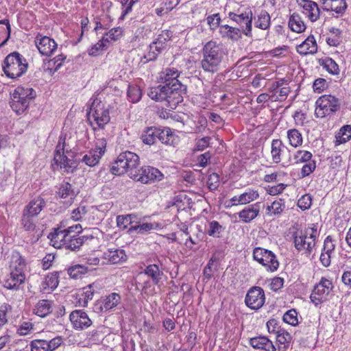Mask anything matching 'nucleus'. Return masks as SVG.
<instances>
[{
    "label": "nucleus",
    "instance_id": "1",
    "mask_svg": "<svg viewBox=\"0 0 351 351\" xmlns=\"http://www.w3.org/2000/svg\"><path fill=\"white\" fill-rule=\"evenodd\" d=\"M181 71L175 67H167L159 73V82L162 84L151 87L147 93L150 99L175 109L183 101L186 86L178 80Z\"/></svg>",
    "mask_w": 351,
    "mask_h": 351
},
{
    "label": "nucleus",
    "instance_id": "2",
    "mask_svg": "<svg viewBox=\"0 0 351 351\" xmlns=\"http://www.w3.org/2000/svg\"><path fill=\"white\" fill-rule=\"evenodd\" d=\"M226 56L227 50L222 43L210 40L204 45L201 50L200 67L207 73H217Z\"/></svg>",
    "mask_w": 351,
    "mask_h": 351
},
{
    "label": "nucleus",
    "instance_id": "3",
    "mask_svg": "<svg viewBox=\"0 0 351 351\" xmlns=\"http://www.w3.org/2000/svg\"><path fill=\"white\" fill-rule=\"evenodd\" d=\"M77 154L71 148L66 135L61 134L54 152L52 167L62 170L64 173H73L77 166Z\"/></svg>",
    "mask_w": 351,
    "mask_h": 351
},
{
    "label": "nucleus",
    "instance_id": "4",
    "mask_svg": "<svg viewBox=\"0 0 351 351\" xmlns=\"http://www.w3.org/2000/svg\"><path fill=\"white\" fill-rule=\"evenodd\" d=\"M317 224L312 223L304 230L293 232L292 237L295 248L307 258H313L319 237Z\"/></svg>",
    "mask_w": 351,
    "mask_h": 351
},
{
    "label": "nucleus",
    "instance_id": "5",
    "mask_svg": "<svg viewBox=\"0 0 351 351\" xmlns=\"http://www.w3.org/2000/svg\"><path fill=\"white\" fill-rule=\"evenodd\" d=\"M139 165V156L132 152L125 151L117 156L110 167V171L112 174L117 176L128 173L131 178Z\"/></svg>",
    "mask_w": 351,
    "mask_h": 351
},
{
    "label": "nucleus",
    "instance_id": "6",
    "mask_svg": "<svg viewBox=\"0 0 351 351\" xmlns=\"http://www.w3.org/2000/svg\"><path fill=\"white\" fill-rule=\"evenodd\" d=\"M28 67L27 60L17 51L8 54L2 64L5 75L10 79H16L26 73Z\"/></svg>",
    "mask_w": 351,
    "mask_h": 351
},
{
    "label": "nucleus",
    "instance_id": "7",
    "mask_svg": "<svg viewBox=\"0 0 351 351\" xmlns=\"http://www.w3.org/2000/svg\"><path fill=\"white\" fill-rule=\"evenodd\" d=\"M36 96V93L32 88L17 86L10 95V107L16 114H21L27 110Z\"/></svg>",
    "mask_w": 351,
    "mask_h": 351
},
{
    "label": "nucleus",
    "instance_id": "8",
    "mask_svg": "<svg viewBox=\"0 0 351 351\" xmlns=\"http://www.w3.org/2000/svg\"><path fill=\"white\" fill-rule=\"evenodd\" d=\"M228 17L239 26L241 33L247 37L252 36V21L254 15L250 7L239 6L228 13Z\"/></svg>",
    "mask_w": 351,
    "mask_h": 351
},
{
    "label": "nucleus",
    "instance_id": "9",
    "mask_svg": "<svg viewBox=\"0 0 351 351\" xmlns=\"http://www.w3.org/2000/svg\"><path fill=\"white\" fill-rule=\"evenodd\" d=\"M87 118L94 130L103 129L110 119L108 110L97 99H93L87 112Z\"/></svg>",
    "mask_w": 351,
    "mask_h": 351
},
{
    "label": "nucleus",
    "instance_id": "10",
    "mask_svg": "<svg viewBox=\"0 0 351 351\" xmlns=\"http://www.w3.org/2000/svg\"><path fill=\"white\" fill-rule=\"evenodd\" d=\"M339 99L332 95H323L315 101V116L324 118L338 111L340 108Z\"/></svg>",
    "mask_w": 351,
    "mask_h": 351
},
{
    "label": "nucleus",
    "instance_id": "11",
    "mask_svg": "<svg viewBox=\"0 0 351 351\" xmlns=\"http://www.w3.org/2000/svg\"><path fill=\"white\" fill-rule=\"evenodd\" d=\"M254 261L265 267L266 271L274 272L279 267V262L276 255L271 250L257 247L253 250Z\"/></svg>",
    "mask_w": 351,
    "mask_h": 351
},
{
    "label": "nucleus",
    "instance_id": "12",
    "mask_svg": "<svg viewBox=\"0 0 351 351\" xmlns=\"http://www.w3.org/2000/svg\"><path fill=\"white\" fill-rule=\"evenodd\" d=\"M163 174L156 168L144 166L132 173L131 178L142 184H150L162 179Z\"/></svg>",
    "mask_w": 351,
    "mask_h": 351
},
{
    "label": "nucleus",
    "instance_id": "13",
    "mask_svg": "<svg viewBox=\"0 0 351 351\" xmlns=\"http://www.w3.org/2000/svg\"><path fill=\"white\" fill-rule=\"evenodd\" d=\"M333 289V285L331 280L322 278L317 283L310 295V299L316 306L322 304L327 300V298Z\"/></svg>",
    "mask_w": 351,
    "mask_h": 351
},
{
    "label": "nucleus",
    "instance_id": "14",
    "mask_svg": "<svg viewBox=\"0 0 351 351\" xmlns=\"http://www.w3.org/2000/svg\"><path fill=\"white\" fill-rule=\"evenodd\" d=\"M312 157L311 152L304 149L297 150L293 156L295 163L305 162L300 171L302 178L308 176L316 168V162L311 160Z\"/></svg>",
    "mask_w": 351,
    "mask_h": 351
},
{
    "label": "nucleus",
    "instance_id": "15",
    "mask_svg": "<svg viewBox=\"0 0 351 351\" xmlns=\"http://www.w3.org/2000/svg\"><path fill=\"white\" fill-rule=\"evenodd\" d=\"M154 263H152L150 258L146 260V265L141 274H145L152 283L158 285L161 281L164 275L162 264L158 256L154 258Z\"/></svg>",
    "mask_w": 351,
    "mask_h": 351
},
{
    "label": "nucleus",
    "instance_id": "16",
    "mask_svg": "<svg viewBox=\"0 0 351 351\" xmlns=\"http://www.w3.org/2000/svg\"><path fill=\"white\" fill-rule=\"evenodd\" d=\"M265 302V295L263 288L254 286L247 291L245 298V305L252 310L260 309Z\"/></svg>",
    "mask_w": 351,
    "mask_h": 351
},
{
    "label": "nucleus",
    "instance_id": "17",
    "mask_svg": "<svg viewBox=\"0 0 351 351\" xmlns=\"http://www.w3.org/2000/svg\"><path fill=\"white\" fill-rule=\"evenodd\" d=\"M324 11L332 12V16L339 18L344 15L348 5L346 0H319Z\"/></svg>",
    "mask_w": 351,
    "mask_h": 351
},
{
    "label": "nucleus",
    "instance_id": "18",
    "mask_svg": "<svg viewBox=\"0 0 351 351\" xmlns=\"http://www.w3.org/2000/svg\"><path fill=\"white\" fill-rule=\"evenodd\" d=\"M35 43L39 52L43 56H49L53 53L57 49V43L55 40L47 36L38 34L35 38Z\"/></svg>",
    "mask_w": 351,
    "mask_h": 351
},
{
    "label": "nucleus",
    "instance_id": "19",
    "mask_svg": "<svg viewBox=\"0 0 351 351\" xmlns=\"http://www.w3.org/2000/svg\"><path fill=\"white\" fill-rule=\"evenodd\" d=\"M73 328L75 330H84L92 324V321L83 310H75L69 315Z\"/></svg>",
    "mask_w": 351,
    "mask_h": 351
},
{
    "label": "nucleus",
    "instance_id": "20",
    "mask_svg": "<svg viewBox=\"0 0 351 351\" xmlns=\"http://www.w3.org/2000/svg\"><path fill=\"white\" fill-rule=\"evenodd\" d=\"M204 233L214 239H221L226 231V226L211 218H206Z\"/></svg>",
    "mask_w": 351,
    "mask_h": 351
},
{
    "label": "nucleus",
    "instance_id": "21",
    "mask_svg": "<svg viewBox=\"0 0 351 351\" xmlns=\"http://www.w3.org/2000/svg\"><path fill=\"white\" fill-rule=\"evenodd\" d=\"M297 2L311 22H315L319 19L320 9L316 2L311 0H297Z\"/></svg>",
    "mask_w": 351,
    "mask_h": 351
},
{
    "label": "nucleus",
    "instance_id": "22",
    "mask_svg": "<svg viewBox=\"0 0 351 351\" xmlns=\"http://www.w3.org/2000/svg\"><path fill=\"white\" fill-rule=\"evenodd\" d=\"M101 258L106 264H119L124 263L128 259L125 251L118 248H108L101 255Z\"/></svg>",
    "mask_w": 351,
    "mask_h": 351
},
{
    "label": "nucleus",
    "instance_id": "23",
    "mask_svg": "<svg viewBox=\"0 0 351 351\" xmlns=\"http://www.w3.org/2000/svg\"><path fill=\"white\" fill-rule=\"evenodd\" d=\"M26 279L25 273L10 271L9 274L4 280L3 287L10 290H18Z\"/></svg>",
    "mask_w": 351,
    "mask_h": 351
},
{
    "label": "nucleus",
    "instance_id": "24",
    "mask_svg": "<svg viewBox=\"0 0 351 351\" xmlns=\"http://www.w3.org/2000/svg\"><path fill=\"white\" fill-rule=\"evenodd\" d=\"M318 46L313 35H309L301 44L296 46V51L301 56L313 55L317 52Z\"/></svg>",
    "mask_w": 351,
    "mask_h": 351
},
{
    "label": "nucleus",
    "instance_id": "25",
    "mask_svg": "<svg viewBox=\"0 0 351 351\" xmlns=\"http://www.w3.org/2000/svg\"><path fill=\"white\" fill-rule=\"evenodd\" d=\"M161 228V224L154 222V223H141V219L138 217L137 223L134 224L128 230V232L130 234H145L153 230H158Z\"/></svg>",
    "mask_w": 351,
    "mask_h": 351
},
{
    "label": "nucleus",
    "instance_id": "26",
    "mask_svg": "<svg viewBox=\"0 0 351 351\" xmlns=\"http://www.w3.org/2000/svg\"><path fill=\"white\" fill-rule=\"evenodd\" d=\"M26 266L25 258L18 251H12L10 256L9 271L25 273Z\"/></svg>",
    "mask_w": 351,
    "mask_h": 351
},
{
    "label": "nucleus",
    "instance_id": "27",
    "mask_svg": "<svg viewBox=\"0 0 351 351\" xmlns=\"http://www.w3.org/2000/svg\"><path fill=\"white\" fill-rule=\"evenodd\" d=\"M46 202L41 197L32 199L25 207L23 213L30 217L37 216L45 207Z\"/></svg>",
    "mask_w": 351,
    "mask_h": 351
},
{
    "label": "nucleus",
    "instance_id": "28",
    "mask_svg": "<svg viewBox=\"0 0 351 351\" xmlns=\"http://www.w3.org/2000/svg\"><path fill=\"white\" fill-rule=\"evenodd\" d=\"M69 234L64 230L58 228L54 229L53 232H50L47 238L50 243L55 248L64 247Z\"/></svg>",
    "mask_w": 351,
    "mask_h": 351
},
{
    "label": "nucleus",
    "instance_id": "29",
    "mask_svg": "<svg viewBox=\"0 0 351 351\" xmlns=\"http://www.w3.org/2000/svg\"><path fill=\"white\" fill-rule=\"evenodd\" d=\"M260 208V202L251 204L238 213L239 217L243 222L250 223L259 215Z\"/></svg>",
    "mask_w": 351,
    "mask_h": 351
},
{
    "label": "nucleus",
    "instance_id": "30",
    "mask_svg": "<svg viewBox=\"0 0 351 351\" xmlns=\"http://www.w3.org/2000/svg\"><path fill=\"white\" fill-rule=\"evenodd\" d=\"M285 149L288 148L279 138L273 139L271 143V157L274 163L279 164L282 160Z\"/></svg>",
    "mask_w": 351,
    "mask_h": 351
},
{
    "label": "nucleus",
    "instance_id": "31",
    "mask_svg": "<svg viewBox=\"0 0 351 351\" xmlns=\"http://www.w3.org/2000/svg\"><path fill=\"white\" fill-rule=\"evenodd\" d=\"M53 301L51 300H39L34 306L33 313L40 317H45L53 311Z\"/></svg>",
    "mask_w": 351,
    "mask_h": 351
},
{
    "label": "nucleus",
    "instance_id": "32",
    "mask_svg": "<svg viewBox=\"0 0 351 351\" xmlns=\"http://www.w3.org/2000/svg\"><path fill=\"white\" fill-rule=\"evenodd\" d=\"M172 33L169 30L162 31L157 38L150 45V48L160 53L162 52L167 47V43L171 40Z\"/></svg>",
    "mask_w": 351,
    "mask_h": 351
},
{
    "label": "nucleus",
    "instance_id": "33",
    "mask_svg": "<svg viewBox=\"0 0 351 351\" xmlns=\"http://www.w3.org/2000/svg\"><path fill=\"white\" fill-rule=\"evenodd\" d=\"M250 344L255 349L265 351H276V348L267 337L265 336H258L250 339Z\"/></svg>",
    "mask_w": 351,
    "mask_h": 351
},
{
    "label": "nucleus",
    "instance_id": "34",
    "mask_svg": "<svg viewBox=\"0 0 351 351\" xmlns=\"http://www.w3.org/2000/svg\"><path fill=\"white\" fill-rule=\"evenodd\" d=\"M158 140L167 145L175 146L179 142V137L169 128H159Z\"/></svg>",
    "mask_w": 351,
    "mask_h": 351
},
{
    "label": "nucleus",
    "instance_id": "35",
    "mask_svg": "<svg viewBox=\"0 0 351 351\" xmlns=\"http://www.w3.org/2000/svg\"><path fill=\"white\" fill-rule=\"evenodd\" d=\"M93 239V236L77 237L75 234L73 235H69L64 248L72 251H77L86 241L92 240Z\"/></svg>",
    "mask_w": 351,
    "mask_h": 351
},
{
    "label": "nucleus",
    "instance_id": "36",
    "mask_svg": "<svg viewBox=\"0 0 351 351\" xmlns=\"http://www.w3.org/2000/svg\"><path fill=\"white\" fill-rule=\"evenodd\" d=\"M219 33L222 38L232 40H237L241 37L240 29L228 25H221L219 26Z\"/></svg>",
    "mask_w": 351,
    "mask_h": 351
},
{
    "label": "nucleus",
    "instance_id": "37",
    "mask_svg": "<svg viewBox=\"0 0 351 351\" xmlns=\"http://www.w3.org/2000/svg\"><path fill=\"white\" fill-rule=\"evenodd\" d=\"M66 56L62 53L58 55L53 59L45 62L44 70L52 75L57 71L64 64Z\"/></svg>",
    "mask_w": 351,
    "mask_h": 351
},
{
    "label": "nucleus",
    "instance_id": "38",
    "mask_svg": "<svg viewBox=\"0 0 351 351\" xmlns=\"http://www.w3.org/2000/svg\"><path fill=\"white\" fill-rule=\"evenodd\" d=\"M288 26L292 32L302 33L305 31L306 26L301 16L298 13H293L289 19Z\"/></svg>",
    "mask_w": 351,
    "mask_h": 351
},
{
    "label": "nucleus",
    "instance_id": "39",
    "mask_svg": "<svg viewBox=\"0 0 351 351\" xmlns=\"http://www.w3.org/2000/svg\"><path fill=\"white\" fill-rule=\"evenodd\" d=\"M138 215L136 214H128L125 215H118L117 217V225L120 229L125 230L137 223Z\"/></svg>",
    "mask_w": 351,
    "mask_h": 351
},
{
    "label": "nucleus",
    "instance_id": "40",
    "mask_svg": "<svg viewBox=\"0 0 351 351\" xmlns=\"http://www.w3.org/2000/svg\"><path fill=\"white\" fill-rule=\"evenodd\" d=\"M60 273L59 271H54L49 273L45 276L41 285L43 291H53L57 288L59 284L58 278Z\"/></svg>",
    "mask_w": 351,
    "mask_h": 351
},
{
    "label": "nucleus",
    "instance_id": "41",
    "mask_svg": "<svg viewBox=\"0 0 351 351\" xmlns=\"http://www.w3.org/2000/svg\"><path fill=\"white\" fill-rule=\"evenodd\" d=\"M271 24V16L265 10H262L257 17H254L255 27L261 29L266 30L269 28Z\"/></svg>",
    "mask_w": 351,
    "mask_h": 351
},
{
    "label": "nucleus",
    "instance_id": "42",
    "mask_svg": "<svg viewBox=\"0 0 351 351\" xmlns=\"http://www.w3.org/2000/svg\"><path fill=\"white\" fill-rule=\"evenodd\" d=\"M88 271V267L81 264H75L67 268V274L73 279L82 278Z\"/></svg>",
    "mask_w": 351,
    "mask_h": 351
},
{
    "label": "nucleus",
    "instance_id": "43",
    "mask_svg": "<svg viewBox=\"0 0 351 351\" xmlns=\"http://www.w3.org/2000/svg\"><path fill=\"white\" fill-rule=\"evenodd\" d=\"M56 195L62 199H74L76 196L73 186L68 182H62L59 184Z\"/></svg>",
    "mask_w": 351,
    "mask_h": 351
},
{
    "label": "nucleus",
    "instance_id": "44",
    "mask_svg": "<svg viewBox=\"0 0 351 351\" xmlns=\"http://www.w3.org/2000/svg\"><path fill=\"white\" fill-rule=\"evenodd\" d=\"M100 158V154H98L97 151L90 149L81 159L77 158V164L82 162L88 167H93L99 163Z\"/></svg>",
    "mask_w": 351,
    "mask_h": 351
},
{
    "label": "nucleus",
    "instance_id": "45",
    "mask_svg": "<svg viewBox=\"0 0 351 351\" xmlns=\"http://www.w3.org/2000/svg\"><path fill=\"white\" fill-rule=\"evenodd\" d=\"M335 144L338 146L344 144L351 139V125H345L342 126L335 136Z\"/></svg>",
    "mask_w": 351,
    "mask_h": 351
},
{
    "label": "nucleus",
    "instance_id": "46",
    "mask_svg": "<svg viewBox=\"0 0 351 351\" xmlns=\"http://www.w3.org/2000/svg\"><path fill=\"white\" fill-rule=\"evenodd\" d=\"M158 128H148L143 133L141 139L146 145H154L156 142L157 139H158Z\"/></svg>",
    "mask_w": 351,
    "mask_h": 351
},
{
    "label": "nucleus",
    "instance_id": "47",
    "mask_svg": "<svg viewBox=\"0 0 351 351\" xmlns=\"http://www.w3.org/2000/svg\"><path fill=\"white\" fill-rule=\"evenodd\" d=\"M319 64L330 74L336 75L339 73V65L331 58L326 57L325 58L319 59Z\"/></svg>",
    "mask_w": 351,
    "mask_h": 351
},
{
    "label": "nucleus",
    "instance_id": "48",
    "mask_svg": "<svg viewBox=\"0 0 351 351\" xmlns=\"http://www.w3.org/2000/svg\"><path fill=\"white\" fill-rule=\"evenodd\" d=\"M328 36L326 38V41L330 47H337L341 43L342 31L337 27H330L328 29Z\"/></svg>",
    "mask_w": 351,
    "mask_h": 351
},
{
    "label": "nucleus",
    "instance_id": "49",
    "mask_svg": "<svg viewBox=\"0 0 351 351\" xmlns=\"http://www.w3.org/2000/svg\"><path fill=\"white\" fill-rule=\"evenodd\" d=\"M121 302V296L117 293H112L106 296L102 302L101 310L108 311L117 306Z\"/></svg>",
    "mask_w": 351,
    "mask_h": 351
},
{
    "label": "nucleus",
    "instance_id": "50",
    "mask_svg": "<svg viewBox=\"0 0 351 351\" xmlns=\"http://www.w3.org/2000/svg\"><path fill=\"white\" fill-rule=\"evenodd\" d=\"M287 138L289 141V144L293 147L296 148L302 145V135L297 129L288 130L287 131Z\"/></svg>",
    "mask_w": 351,
    "mask_h": 351
},
{
    "label": "nucleus",
    "instance_id": "51",
    "mask_svg": "<svg viewBox=\"0 0 351 351\" xmlns=\"http://www.w3.org/2000/svg\"><path fill=\"white\" fill-rule=\"evenodd\" d=\"M112 21L111 17L106 14L97 16L94 19L95 23L94 30L97 32L99 29H108L111 26Z\"/></svg>",
    "mask_w": 351,
    "mask_h": 351
},
{
    "label": "nucleus",
    "instance_id": "52",
    "mask_svg": "<svg viewBox=\"0 0 351 351\" xmlns=\"http://www.w3.org/2000/svg\"><path fill=\"white\" fill-rule=\"evenodd\" d=\"M123 36V29L120 27H113L108 32H106L101 37L102 40H105V43L108 45L112 41L118 40Z\"/></svg>",
    "mask_w": 351,
    "mask_h": 351
},
{
    "label": "nucleus",
    "instance_id": "53",
    "mask_svg": "<svg viewBox=\"0 0 351 351\" xmlns=\"http://www.w3.org/2000/svg\"><path fill=\"white\" fill-rule=\"evenodd\" d=\"M107 48L108 45L105 43V40H102V38H101L97 43L88 49L87 53L88 56L91 57H97L101 55Z\"/></svg>",
    "mask_w": 351,
    "mask_h": 351
},
{
    "label": "nucleus",
    "instance_id": "54",
    "mask_svg": "<svg viewBox=\"0 0 351 351\" xmlns=\"http://www.w3.org/2000/svg\"><path fill=\"white\" fill-rule=\"evenodd\" d=\"M127 96L130 101L134 104L137 103L142 97L141 89L137 85L130 84L128 88Z\"/></svg>",
    "mask_w": 351,
    "mask_h": 351
},
{
    "label": "nucleus",
    "instance_id": "55",
    "mask_svg": "<svg viewBox=\"0 0 351 351\" xmlns=\"http://www.w3.org/2000/svg\"><path fill=\"white\" fill-rule=\"evenodd\" d=\"M190 198L185 194H179L174 197L173 205L178 210H186L189 208Z\"/></svg>",
    "mask_w": 351,
    "mask_h": 351
},
{
    "label": "nucleus",
    "instance_id": "56",
    "mask_svg": "<svg viewBox=\"0 0 351 351\" xmlns=\"http://www.w3.org/2000/svg\"><path fill=\"white\" fill-rule=\"evenodd\" d=\"M258 197L259 194L258 191L249 189L239 195V201L241 202V204H247L257 199Z\"/></svg>",
    "mask_w": 351,
    "mask_h": 351
},
{
    "label": "nucleus",
    "instance_id": "57",
    "mask_svg": "<svg viewBox=\"0 0 351 351\" xmlns=\"http://www.w3.org/2000/svg\"><path fill=\"white\" fill-rule=\"evenodd\" d=\"M32 217L28 216L23 213L21 220V224L22 226V228L24 229L25 231L29 233H33L36 230V224L34 223Z\"/></svg>",
    "mask_w": 351,
    "mask_h": 351
},
{
    "label": "nucleus",
    "instance_id": "58",
    "mask_svg": "<svg viewBox=\"0 0 351 351\" xmlns=\"http://www.w3.org/2000/svg\"><path fill=\"white\" fill-rule=\"evenodd\" d=\"M218 261L219 258L216 256V252H215L209 259L206 266L204 267L203 271L204 276L207 279H210L213 277V272L214 270L217 269V266H215L214 269H213V267L214 266V264L217 263Z\"/></svg>",
    "mask_w": 351,
    "mask_h": 351
},
{
    "label": "nucleus",
    "instance_id": "59",
    "mask_svg": "<svg viewBox=\"0 0 351 351\" xmlns=\"http://www.w3.org/2000/svg\"><path fill=\"white\" fill-rule=\"evenodd\" d=\"M290 92L291 90L289 86L280 88L278 90H276V93L271 94V101H282L286 99Z\"/></svg>",
    "mask_w": 351,
    "mask_h": 351
},
{
    "label": "nucleus",
    "instance_id": "60",
    "mask_svg": "<svg viewBox=\"0 0 351 351\" xmlns=\"http://www.w3.org/2000/svg\"><path fill=\"white\" fill-rule=\"evenodd\" d=\"M285 208V204L282 199L274 201L271 205L267 206V210L273 215L281 214Z\"/></svg>",
    "mask_w": 351,
    "mask_h": 351
},
{
    "label": "nucleus",
    "instance_id": "61",
    "mask_svg": "<svg viewBox=\"0 0 351 351\" xmlns=\"http://www.w3.org/2000/svg\"><path fill=\"white\" fill-rule=\"evenodd\" d=\"M282 319L287 324L295 326L298 324V312L294 308L290 309L284 314Z\"/></svg>",
    "mask_w": 351,
    "mask_h": 351
},
{
    "label": "nucleus",
    "instance_id": "62",
    "mask_svg": "<svg viewBox=\"0 0 351 351\" xmlns=\"http://www.w3.org/2000/svg\"><path fill=\"white\" fill-rule=\"evenodd\" d=\"M312 196L306 193L298 200V206L302 210H308L312 205Z\"/></svg>",
    "mask_w": 351,
    "mask_h": 351
},
{
    "label": "nucleus",
    "instance_id": "63",
    "mask_svg": "<svg viewBox=\"0 0 351 351\" xmlns=\"http://www.w3.org/2000/svg\"><path fill=\"white\" fill-rule=\"evenodd\" d=\"M276 340L280 344L288 346L292 339L291 334L285 329H280L276 334Z\"/></svg>",
    "mask_w": 351,
    "mask_h": 351
},
{
    "label": "nucleus",
    "instance_id": "64",
    "mask_svg": "<svg viewBox=\"0 0 351 351\" xmlns=\"http://www.w3.org/2000/svg\"><path fill=\"white\" fill-rule=\"evenodd\" d=\"M335 240L333 239L332 237L328 235L324 241V245L322 251L332 254L335 250Z\"/></svg>",
    "mask_w": 351,
    "mask_h": 351
}]
</instances>
